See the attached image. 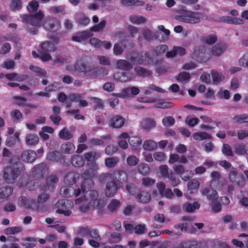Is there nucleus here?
I'll list each match as a JSON object with an SVG mask.
<instances>
[{"label":"nucleus","instance_id":"f03ea898","mask_svg":"<svg viewBox=\"0 0 248 248\" xmlns=\"http://www.w3.org/2000/svg\"><path fill=\"white\" fill-rule=\"evenodd\" d=\"M25 170V167L21 162H16L4 169V178L7 183H13Z\"/></svg>","mask_w":248,"mask_h":248},{"label":"nucleus","instance_id":"3c124183","mask_svg":"<svg viewBox=\"0 0 248 248\" xmlns=\"http://www.w3.org/2000/svg\"><path fill=\"white\" fill-rule=\"evenodd\" d=\"M91 100L94 103L93 109L96 110L98 108L102 109L104 107V104L102 100L99 98L96 97H92Z\"/></svg>","mask_w":248,"mask_h":248},{"label":"nucleus","instance_id":"79ce46f5","mask_svg":"<svg viewBox=\"0 0 248 248\" xmlns=\"http://www.w3.org/2000/svg\"><path fill=\"white\" fill-rule=\"evenodd\" d=\"M200 206V204L197 202H194L192 203H187L185 204L186 210L189 213L193 212L195 210L198 209Z\"/></svg>","mask_w":248,"mask_h":248},{"label":"nucleus","instance_id":"4c0bfd02","mask_svg":"<svg viewBox=\"0 0 248 248\" xmlns=\"http://www.w3.org/2000/svg\"><path fill=\"white\" fill-rule=\"evenodd\" d=\"M13 98L16 100V104L19 106L31 107V104H27L26 103L27 99L25 97L19 96H15Z\"/></svg>","mask_w":248,"mask_h":248},{"label":"nucleus","instance_id":"7ed1b4c3","mask_svg":"<svg viewBox=\"0 0 248 248\" xmlns=\"http://www.w3.org/2000/svg\"><path fill=\"white\" fill-rule=\"evenodd\" d=\"M49 198V196L46 194H42L38 196L37 201L35 200L27 199L26 197L21 196L18 198V204L21 207H25L28 209H31L32 211H37L39 210V203L45 202Z\"/></svg>","mask_w":248,"mask_h":248},{"label":"nucleus","instance_id":"58836bf2","mask_svg":"<svg viewBox=\"0 0 248 248\" xmlns=\"http://www.w3.org/2000/svg\"><path fill=\"white\" fill-rule=\"evenodd\" d=\"M120 205V202L118 200L112 199L108 205V209L110 212H113L119 208Z\"/></svg>","mask_w":248,"mask_h":248},{"label":"nucleus","instance_id":"0eeeda50","mask_svg":"<svg viewBox=\"0 0 248 248\" xmlns=\"http://www.w3.org/2000/svg\"><path fill=\"white\" fill-rule=\"evenodd\" d=\"M113 178L116 180V182L120 185L127 181V173L124 170H118L114 171L112 173H106L102 174L100 176L99 179L101 182H104Z\"/></svg>","mask_w":248,"mask_h":248},{"label":"nucleus","instance_id":"a211bd4d","mask_svg":"<svg viewBox=\"0 0 248 248\" xmlns=\"http://www.w3.org/2000/svg\"><path fill=\"white\" fill-rule=\"evenodd\" d=\"M79 176L78 173L71 172L67 173L64 178V182L66 185L73 186L79 179Z\"/></svg>","mask_w":248,"mask_h":248},{"label":"nucleus","instance_id":"0e129e2a","mask_svg":"<svg viewBox=\"0 0 248 248\" xmlns=\"http://www.w3.org/2000/svg\"><path fill=\"white\" fill-rule=\"evenodd\" d=\"M162 122L165 126H170L174 124L175 119L172 116H167L162 119Z\"/></svg>","mask_w":248,"mask_h":248},{"label":"nucleus","instance_id":"9d476101","mask_svg":"<svg viewBox=\"0 0 248 248\" xmlns=\"http://www.w3.org/2000/svg\"><path fill=\"white\" fill-rule=\"evenodd\" d=\"M48 172L46 163L42 162L35 165L30 172V177L40 180L44 177V174Z\"/></svg>","mask_w":248,"mask_h":248},{"label":"nucleus","instance_id":"f8f14e48","mask_svg":"<svg viewBox=\"0 0 248 248\" xmlns=\"http://www.w3.org/2000/svg\"><path fill=\"white\" fill-rule=\"evenodd\" d=\"M107 181L104 189V193L107 197H112L117 193L119 185L116 182L114 178L109 179Z\"/></svg>","mask_w":248,"mask_h":248},{"label":"nucleus","instance_id":"c85d7f7f","mask_svg":"<svg viewBox=\"0 0 248 248\" xmlns=\"http://www.w3.org/2000/svg\"><path fill=\"white\" fill-rule=\"evenodd\" d=\"M226 46L225 44H217L213 47L212 49V53L214 56H220L226 49Z\"/></svg>","mask_w":248,"mask_h":248},{"label":"nucleus","instance_id":"393cba45","mask_svg":"<svg viewBox=\"0 0 248 248\" xmlns=\"http://www.w3.org/2000/svg\"><path fill=\"white\" fill-rule=\"evenodd\" d=\"M19 133L16 132L13 136L8 137L6 140L5 145L9 147H13L19 141Z\"/></svg>","mask_w":248,"mask_h":248},{"label":"nucleus","instance_id":"6e6552de","mask_svg":"<svg viewBox=\"0 0 248 248\" xmlns=\"http://www.w3.org/2000/svg\"><path fill=\"white\" fill-rule=\"evenodd\" d=\"M129 60L133 64L144 65L151 64L153 61L150 54L147 51H146L144 55L141 51L132 53Z\"/></svg>","mask_w":248,"mask_h":248},{"label":"nucleus","instance_id":"c9c22d12","mask_svg":"<svg viewBox=\"0 0 248 248\" xmlns=\"http://www.w3.org/2000/svg\"><path fill=\"white\" fill-rule=\"evenodd\" d=\"M130 21L133 24H140L146 22V19L142 16H139L135 15H131L129 17Z\"/></svg>","mask_w":248,"mask_h":248},{"label":"nucleus","instance_id":"cd10ccee","mask_svg":"<svg viewBox=\"0 0 248 248\" xmlns=\"http://www.w3.org/2000/svg\"><path fill=\"white\" fill-rule=\"evenodd\" d=\"M75 147L74 144L70 142H67L62 145L61 151L64 154H70L74 152Z\"/></svg>","mask_w":248,"mask_h":248},{"label":"nucleus","instance_id":"39448f33","mask_svg":"<svg viewBox=\"0 0 248 248\" xmlns=\"http://www.w3.org/2000/svg\"><path fill=\"white\" fill-rule=\"evenodd\" d=\"M202 14L199 12L181 10L175 16V18L181 22L190 24L198 23L201 21Z\"/></svg>","mask_w":248,"mask_h":248},{"label":"nucleus","instance_id":"052dcab7","mask_svg":"<svg viewBox=\"0 0 248 248\" xmlns=\"http://www.w3.org/2000/svg\"><path fill=\"white\" fill-rule=\"evenodd\" d=\"M190 78V75L189 73L183 72L179 73L176 77V80L179 81H188Z\"/></svg>","mask_w":248,"mask_h":248},{"label":"nucleus","instance_id":"b1692460","mask_svg":"<svg viewBox=\"0 0 248 248\" xmlns=\"http://www.w3.org/2000/svg\"><path fill=\"white\" fill-rule=\"evenodd\" d=\"M62 155L58 151H52L47 154L46 160L53 162H58L62 159Z\"/></svg>","mask_w":248,"mask_h":248},{"label":"nucleus","instance_id":"9b49d317","mask_svg":"<svg viewBox=\"0 0 248 248\" xmlns=\"http://www.w3.org/2000/svg\"><path fill=\"white\" fill-rule=\"evenodd\" d=\"M44 28L50 32H56L61 28L60 22L55 17H48L43 21Z\"/></svg>","mask_w":248,"mask_h":248},{"label":"nucleus","instance_id":"603ef678","mask_svg":"<svg viewBox=\"0 0 248 248\" xmlns=\"http://www.w3.org/2000/svg\"><path fill=\"white\" fill-rule=\"evenodd\" d=\"M233 120L237 123H248V115L243 114L235 115L233 117Z\"/></svg>","mask_w":248,"mask_h":248},{"label":"nucleus","instance_id":"4be33fe9","mask_svg":"<svg viewBox=\"0 0 248 248\" xmlns=\"http://www.w3.org/2000/svg\"><path fill=\"white\" fill-rule=\"evenodd\" d=\"M116 67L118 69L124 71H129L133 68V66L130 62L126 60L121 59L117 61L116 62Z\"/></svg>","mask_w":248,"mask_h":248},{"label":"nucleus","instance_id":"09e8293b","mask_svg":"<svg viewBox=\"0 0 248 248\" xmlns=\"http://www.w3.org/2000/svg\"><path fill=\"white\" fill-rule=\"evenodd\" d=\"M121 3L124 6H130V5H135V6H140L143 5V2L140 0H121Z\"/></svg>","mask_w":248,"mask_h":248},{"label":"nucleus","instance_id":"6e6d98bb","mask_svg":"<svg viewBox=\"0 0 248 248\" xmlns=\"http://www.w3.org/2000/svg\"><path fill=\"white\" fill-rule=\"evenodd\" d=\"M168 47L166 45H158L154 49V52L156 55L162 54L167 52Z\"/></svg>","mask_w":248,"mask_h":248},{"label":"nucleus","instance_id":"ddd939ff","mask_svg":"<svg viewBox=\"0 0 248 248\" xmlns=\"http://www.w3.org/2000/svg\"><path fill=\"white\" fill-rule=\"evenodd\" d=\"M229 178L231 182L238 186H243L245 181V178L243 173L237 171L234 169L230 171Z\"/></svg>","mask_w":248,"mask_h":248},{"label":"nucleus","instance_id":"aec40b11","mask_svg":"<svg viewBox=\"0 0 248 248\" xmlns=\"http://www.w3.org/2000/svg\"><path fill=\"white\" fill-rule=\"evenodd\" d=\"M218 20L220 22H224L235 25L243 24L244 23L243 20L239 18L232 17L228 16H223L220 17L218 19Z\"/></svg>","mask_w":248,"mask_h":248},{"label":"nucleus","instance_id":"338daca9","mask_svg":"<svg viewBox=\"0 0 248 248\" xmlns=\"http://www.w3.org/2000/svg\"><path fill=\"white\" fill-rule=\"evenodd\" d=\"M199 185L200 184L198 180L192 179L188 182L187 188L190 190L197 189L199 188Z\"/></svg>","mask_w":248,"mask_h":248},{"label":"nucleus","instance_id":"69168bd1","mask_svg":"<svg viewBox=\"0 0 248 248\" xmlns=\"http://www.w3.org/2000/svg\"><path fill=\"white\" fill-rule=\"evenodd\" d=\"M222 153L226 155L229 156H233V153L231 146L228 144H223L222 148Z\"/></svg>","mask_w":248,"mask_h":248},{"label":"nucleus","instance_id":"1a4fd4ad","mask_svg":"<svg viewBox=\"0 0 248 248\" xmlns=\"http://www.w3.org/2000/svg\"><path fill=\"white\" fill-rule=\"evenodd\" d=\"M45 16L44 12L39 10L33 15H23L21 16L22 21L31 26H41V21Z\"/></svg>","mask_w":248,"mask_h":248},{"label":"nucleus","instance_id":"680f3d73","mask_svg":"<svg viewBox=\"0 0 248 248\" xmlns=\"http://www.w3.org/2000/svg\"><path fill=\"white\" fill-rule=\"evenodd\" d=\"M21 0H12L10 7L13 11L19 10L22 8Z\"/></svg>","mask_w":248,"mask_h":248},{"label":"nucleus","instance_id":"4468645a","mask_svg":"<svg viewBox=\"0 0 248 248\" xmlns=\"http://www.w3.org/2000/svg\"><path fill=\"white\" fill-rule=\"evenodd\" d=\"M156 187L162 197H165L168 199H171L173 197L174 194L172 190L169 188H165L166 185L164 182H159L157 183Z\"/></svg>","mask_w":248,"mask_h":248},{"label":"nucleus","instance_id":"8fccbe9b","mask_svg":"<svg viewBox=\"0 0 248 248\" xmlns=\"http://www.w3.org/2000/svg\"><path fill=\"white\" fill-rule=\"evenodd\" d=\"M106 25V21L105 20H102L98 24H95L91 28L92 31H102Z\"/></svg>","mask_w":248,"mask_h":248},{"label":"nucleus","instance_id":"a878e982","mask_svg":"<svg viewBox=\"0 0 248 248\" xmlns=\"http://www.w3.org/2000/svg\"><path fill=\"white\" fill-rule=\"evenodd\" d=\"M71 163L75 167H81L84 165V160L81 155H74L71 157Z\"/></svg>","mask_w":248,"mask_h":248},{"label":"nucleus","instance_id":"f3484780","mask_svg":"<svg viewBox=\"0 0 248 248\" xmlns=\"http://www.w3.org/2000/svg\"><path fill=\"white\" fill-rule=\"evenodd\" d=\"M124 119L122 116L115 115L110 119L109 125L113 128H120L124 125Z\"/></svg>","mask_w":248,"mask_h":248},{"label":"nucleus","instance_id":"f257e3e1","mask_svg":"<svg viewBox=\"0 0 248 248\" xmlns=\"http://www.w3.org/2000/svg\"><path fill=\"white\" fill-rule=\"evenodd\" d=\"M93 168L86 169L81 174V177L83 179L81 183V188H82V193H84V197L82 198H79L76 199V203H80L82 200H90V202L93 203L95 202V200L98 199V192L92 189L94 185V182L93 178L96 173L95 168L98 167L96 164H93Z\"/></svg>","mask_w":248,"mask_h":248},{"label":"nucleus","instance_id":"2f4dec72","mask_svg":"<svg viewBox=\"0 0 248 248\" xmlns=\"http://www.w3.org/2000/svg\"><path fill=\"white\" fill-rule=\"evenodd\" d=\"M194 140H202L206 139H210L212 138L211 136L204 132H196L192 135Z\"/></svg>","mask_w":248,"mask_h":248},{"label":"nucleus","instance_id":"c756f323","mask_svg":"<svg viewBox=\"0 0 248 248\" xmlns=\"http://www.w3.org/2000/svg\"><path fill=\"white\" fill-rule=\"evenodd\" d=\"M39 141V138L37 135L34 134H28L26 137V143L29 145H35Z\"/></svg>","mask_w":248,"mask_h":248},{"label":"nucleus","instance_id":"a18cd8bd","mask_svg":"<svg viewBox=\"0 0 248 248\" xmlns=\"http://www.w3.org/2000/svg\"><path fill=\"white\" fill-rule=\"evenodd\" d=\"M126 189L132 195H136L140 192V190L138 187L133 184H129L126 186Z\"/></svg>","mask_w":248,"mask_h":248},{"label":"nucleus","instance_id":"bb28decb","mask_svg":"<svg viewBox=\"0 0 248 248\" xmlns=\"http://www.w3.org/2000/svg\"><path fill=\"white\" fill-rule=\"evenodd\" d=\"M83 156L85 159L88 162H94L101 157V154L97 152H89L85 153Z\"/></svg>","mask_w":248,"mask_h":248},{"label":"nucleus","instance_id":"2eb2a0df","mask_svg":"<svg viewBox=\"0 0 248 248\" xmlns=\"http://www.w3.org/2000/svg\"><path fill=\"white\" fill-rule=\"evenodd\" d=\"M41 185L40 181L36 179H31L27 183L19 182L18 186L19 187H25L29 190H34L36 189Z\"/></svg>","mask_w":248,"mask_h":248},{"label":"nucleus","instance_id":"c03bdc74","mask_svg":"<svg viewBox=\"0 0 248 248\" xmlns=\"http://www.w3.org/2000/svg\"><path fill=\"white\" fill-rule=\"evenodd\" d=\"M138 170L140 173L143 175H146L148 174L150 170V168L147 164L141 163L138 166Z\"/></svg>","mask_w":248,"mask_h":248},{"label":"nucleus","instance_id":"20e7f679","mask_svg":"<svg viewBox=\"0 0 248 248\" xmlns=\"http://www.w3.org/2000/svg\"><path fill=\"white\" fill-rule=\"evenodd\" d=\"M74 68L76 71L83 73L86 77L91 78H95L101 71L100 69L81 61L76 62Z\"/></svg>","mask_w":248,"mask_h":248},{"label":"nucleus","instance_id":"a19ab883","mask_svg":"<svg viewBox=\"0 0 248 248\" xmlns=\"http://www.w3.org/2000/svg\"><path fill=\"white\" fill-rule=\"evenodd\" d=\"M128 141L129 144L134 148L139 147L141 145L142 143L141 139L140 138L136 136L130 137L128 139Z\"/></svg>","mask_w":248,"mask_h":248},{"label":"nucleus","instance_id":"6ab92c4d","mask_svg":"<svg viewBox=\"0 0 248 248\" xmlns=\"http://www.w3.org/2000/svg\"><path fill=\"white\" fill-rule=\"evenodd\" d=\"M202 194L206 196L207 199L211 202L216 201L218 197L217 192L212 188L205 187L202 190Z\"/></svg>","mask_w":248,"mask_h":248},{"label":"nucleus","instance_id":"774afa93","mask_svg":"<svg viewBox=\"0 0 248 248\" xmlns=\"http://www.w3.org/2000/svg\"><path fill=\"white\" fill-rule=\"evenodd\" d=\"M239 64L243 67H248V52L244 54L239 60Z\"/></svg>","mask_w":248,"mask_h":248},{"label":"nucleus","instance_id":"864d4df0","mask_svg":"<svg viewBox=\"0 0 248 248\" xmlns=\"http://www.w3.org/2000/svg\"><path fill=\"white\" fill-rule=\"evenodd\" d=\"M202 243L196 241H191L184 244L185 248H201Z\"/></svg>","mask_w":248,"mask_h":248},{"label":"nucleus","instance_id":"37998d69","mask_svg":"<svg viewBox=\"0 0 248 248\" xmlns=\"http://www.w3.org/2000/svg\"><path fill=\"white\" fill-rule=\"evenodd\" d=\"M118 161L119 160L117 157H107L105 159V165L108 168H113L116 166Z\"/></svg>","mask_w":248,"mask_h":248},{"label":"nucleus","instance_id":"412c9836","mask_svg":"<svg viewBox=\"0 0 248 248\" xmlns=\"http://www.w3.org/2000/svg\"><path fill=\"white\" fill-rule=\"evenodd\" d=\"M150 193L145 191H140L137 195L136 199L140 203H146L151 200Z\"/></svg>","mask_w":248,"mask_h":248},{"label":"nucleus","instance_id":"ea45409f","mask_svg":"<svg viewBox=\"0 0 248 248\" xmlns=\"http://www.w3.org/2000/svg\"><path fill=\"white\" fill-rule=\"evenodd\" d=\"M167 178L169 179V182L170 186L173 187L177 186L180 183L179 178L177 177L172 172L170 173V174Z\"/></svg>","mask_w":248,"mask_h":248},{"label":"nucleus","instance_id":"49530a36","mask_svg":"<svg viewBox=\"0 0 248 248\" xmlns=\"http://www.w3.org/2000/svg\"><path fill=\"white\" fill-rule=\"evenodd\" d=\"M143 148L148 151H152L154 150L156 147V143L152 140H147L144 141L143 144Z\"/></svg>","mask_w":248,"mask_h":248},{"label":"nucleus","instance_id":"5701e85b","mask_svg":"<svg viewBox=\"0 0 248 248\" xmlns=\"http://www.w3.org/2000/svg\"><path fill=\"white\" fill-rule=\"evenodd\" d=\"M134 71L136 74L139 77H146L151 76L152 72L150 70H148L145 68L136 66L134 68Z\"/></svg>","mask_w":248,"mask_h":248},{"label":"nucleus","instance_id":"bf43d9fd","mask_svg":"<svg viewBox=\"0 0 248 248\" xmlns=\"http://www.w3.org/2000/svg\"><path fill=\"white\" fill-rule=\"evenodd\" d=\"M121 240V238L120 234L118 232H113L110 235L108 242L109 243L112 244L118 243L120 242Z\"/></svg>","mask_w":248,"mask_h":248},{"label":"nucleus","instance_id":"4d7b16f0","mask_svg":"<svg viewBox=\"0 0 248 248\" xmlns=\"http://www.w3.org/2000/svg\"><path fill=\"white\" fill-rule=\"evenodd\" d=\"M217 40V35L214 34L209 35L203 38V41L206 44L212 45L215 44Z\"/></svg>","mask_w":248,"mask_h":248},{"label":"nucleus","instance_id":"dca6fc26","mask_svg":"<svg viewBox=\"0 0 248 248\" xmlns=\"http://www.w3.org/2000/svg\"><path fill=\"white\" fill-rule=\"evenodd\" d=\"M36 157V153L30 150L23 151L21 155V160L27 163H32L35 160Z\"/></svg>","mask_w":248,"mask_h":248},{"label":"nucleus","instance_id":"5fc2aeb1","mask_svg":"<svg viewBox=\"0 0 248 248\" xmlns=\"http://www.w3.org/2000/svg\"><path fill=\"white\" fill-rule=\"evenodd\" d=\"M61 87V83L58 82H54L52 84L49 85L45 89L46 91L52 92L59 90Z\"/></svg>","mask_w":248,"mask_h":248},{"label":"nucleus","instance_id":"e433bc0d","mask_svg":"<svg viewBox=\"0 0 248 248\" xmlns=\"http://www.w3.org/2000/svg\"><path fill=\"white\" fill-rule=\"evenodd\" d=\"M141 125L144 129L148 130L155 127V122L152 119H146L141 123Z\"/></svg>","mask_w":248,"mask_h":248},{"label":"nucleus","instance_id":"f704fd0d","mask_svg":"<svg viewBox=\"0 0 248 248\" xmlns=\"http://www.w3.org/2000/svg\"><path fill=\"white\" fill-rule=\"evenodd\" d=\"M174 228L177 231L175 234L181 235L182 232H187L188 224L187 223H178L174 225Z\"/></svg>","mask_w":248,"mask_h":248},{"label":"nucleus","instance_id":"423d86ee","mask_svg":"<svg viewBox=\"0 0 248 248\" xmlns=\"http://www.w3.org/2000/svg\"><path fill=\"white\" fill-rule=\"evenodd\" d=\"M52 39L54 43L45 41L40 45V58L44 62L50 61L52 57L49 53L54 51L57 49L56 45L59 42V39L55 37H52Z\"/></svg>","mask_w":248,"mask_h":248},{"label":"nucleus","instance_id":"473e14b6","mask_svg":"<svg viewBox=\"0 0 248 248\" xmlns=\"http://www.w3.org/2000/svg\"><path fill=\"white\" fill-rule=\"evenodd\" d=\"M59 137L65 140H69L73 138L72 134L66 127L61 130L59 134Z\"/></svg>","mask_w":248,"mask_h":248},{"label":"nucleus","instance_id":"72a5a7b5","mask_svg":"<svg viewBox=\"0 0 248 248\" xmlns=\"http://www.w3.org/2000/svg\"><path fill=\"white\" fill-rule=\"evenodd\" d=\"M130 74L128 73H117L113 75L114 78L120 82H125L130 79L128 75Z\"/></svg>","mask_w":248,"mask_h":248},{"label":"nucleus","instance_id":"7c9ffc66","mask_svg":"<svg viewBox=\"0 0 248 248\" xmlns=\"http://www.w3.org/2000/svg\"><path fill=\"white\" fill-rule=\"evenodd\" d=\"M13 191V188L10 186H4L0 188V198L8 197Z\"/></svg>","mask_w":248,"mask_h":248},{"label":"nucleus","instance_id":"e2e57ef3","mask_svg":"<svg viewBox=\"0 0 248 248\" xmlns=\"http://www.w3.org/2000/svg\"><path fill=\"white\" fill-rule=\"evenodd\" d=\"M116 96L125 98L131 96L130 87H127L122 89L121 93L114 94Z\"/></svg>","mask_w":248,"mask_h":248},{"label":"nucleus","instance_id":"13d9d810","mask_svg":"<svg viewBox=\"0 0 248 248\" xmlns=\"http://www.w3.org/2000/svg\"><path fill=\"white\" fill-rule=\"evenodd\" d=\"M22 228L19 227H12L7 228L4 230V233L6 235L14 234L20 232Z\"/></svg>","mask_w":248,"mask_h":248},{"label":"nucleus","instance_id":"de8ad7c7","mask_svg":"<svg viewBox=\"0 0 248 248\" xmlns=\"http://www.w3.org/2000/svg\"><path fill=\"white\" fill-rule=\"evenodd\" d=\"M211 177L212 178L211 184L214 186H217V184H218L221 178L220 173L218 171H214L211 173Z\"/></svg>","mask_w":248,"mask_h":248}]
</instances>
